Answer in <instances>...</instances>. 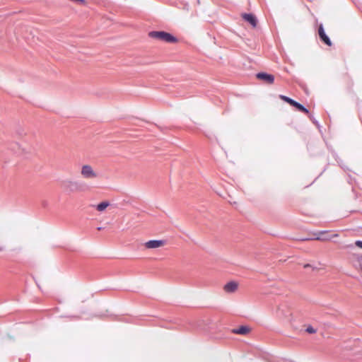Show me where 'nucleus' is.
Listing matches in <instances>:
<instances>
[{
	"mask_svg": "<svg viewBox=\"0 0 362 362\" xmlns=\"http://www.w3.org/2000/svg\"><path fill=\"white\" fill-rule=\"evenodd\" d=\"M62 185L65 189L70 192H83L87 191L88 188L85 182L71 179L64 180Z\"/></svg>",
	"mask_w": 362,
	"mask_h": 362,
	"instance_id": "obj_1",
	"label": "nucleus"
},
{
	"mask_svg": "<svg viewBox=\"0 0 362 362\" xmlns=\"http://www.w3.org/2000/svg\"><path fill=\"white\" fill-rule=\"evenodd\" d=\"M149 37L165 42L174 43L177 42V40L171 34L165 31H151L148 33Z\"/></svg>",
	"mask_w": 362,
	"mask_h": 362,
	"instance_id": "obj_2",
	"label": "nucleus"
},
{
	"mask_svg": "<svg viewBox=\"0 0 362 362\" xmlns=\"http://www.w3.org/2000/svg\"><path fill=\"white\" fill-rule=\"evenodd\" d=\"M81 175L86 180H94L98 177L96 171L90 165H83L81 168Z\"/></svg>",
	"mask_w": 362,
	"mask_h": 362,
	"instance_id": "obj_3",
	"label": "nucleus"
},
{
	"mask_svg": "<svg viewBox=\"0 0 362 362\" xmlns=\"http://www.w3.org/2000/svg\"><path fill=\"white\" fill-rule=\"evenodd\" d=\"M166 244L164 240H151L146 242L144 246L146 249L153 250L163 247Z\"/></svg>",
	"mask_w": 362,
	"mask_h": 362,
	"instance_id": "obj_4",
	"label": "nucleus"
},
{
	"mask_svg": "<svg viewBox=\"0 0 362 362\" xmlns=\"http://www.w3.org/2000/svg\"><path fill=\"white\" fill-rule=\"evenodd\" d=\"M280 98L287 102L291 105L296 107L298 110L302 111L305 113H308V110L305 107H303L302 105L297 103L296 101L293 100V99L284 95H280Z\"/></svg>",
	"mask_w": 362,
	"mask_h": 362,
	"instance_id": "obj_5",
	"label": "nucleus"
},
{
	"mask_svg": "<svg viewBox=\"0 0 362 362\" xmlns=\"http://www.w3.org/2000/svg\"><path fill=\"white\" fill-rule=\"evenodd\" d=\"M257 78L269 84L273 83L274 81V76L267 73H258L257 74Z\"/></svg>",
	"mask_w": 362,
	"mask_h": 362,
	"instance_id": "obj_6",
	"label": "nucleus"
},
{
	"mask_svg": "<svg viewBox=\"0 0 362 362\" xmlns=\"http://www.w3.org/2000/svg\"><path fill=\"white\" fill-rule=\"evenodd\" d=\"M318 34L320 39L328 46H331L332 42L329 37L325 34L322 25L319 26Z\"/></svg>",
	"mask_w": 362,
	"mask_h": 362,
	"instance_id": "obj_7",
	"label": "nucleus"
},
{
	"mask_svg": "<svg viewBox=\"0 0 362 362\" xmlns=\"http://www.w3.org/2000/svg\"><path fill=\"white\" fill-rule=\"evenodd\" d=\"M238 284L235 281H230L224 286V291L227 293H233L238 288Z\"/></svg>",
	"mask_w": 362,
	"mask_h": 362,
	"instance_id": "obj_8",
	"label": "nucleus"
},
{
	"mask_svg": "<svg viewBox=\"0 0 362 362\" xmlns=\"http://www.w3.org/2000/svg\"><path fill=\"white\" fill-rule=\"evenodd\" d=\"M243 18L245 21L250 23L252 27H256L257 25V19L255 16L250 13H244L243 14Z\"/></svg>",
	"mask_w": 362,
	"mask_h": 362,
	"instance_id": "obj_9",
	"label": "nucleus"
},
{
	"mask_svg": "<svg viewBox=\"0 0 362 362\" xmlns=\"http://www.w3.org/2000/svg\"><path fill=\"white\" fill-rule=\"evenodd\" d=\"M250 332V328L247 326H241L237 329H234L233 332L238 334L246 335Z\"/></svg>",
	"mask_w": 362,
	"mask_h": 362,
	"instance_id": "obj_10",
	"label": "nucleus"
},
{
	"mask_svg": "<svg viewBox=\"0 0 362 362\" xmlns=\"http://www.w3.org/2000/svg\"><path fill=\"white\" fill-rule=\"evenodd\" d=\"M110 205L108 201H104L97 205L93 206L95 209L99 212H103Z\"/></svg>",
	"mask_w": 362,
	"mask_h": 362,
	"instance_id": "obj_11",
	"label": "nucleus"
},
{
	"mask_svg": "<svg viewBox=\"0 0 362 362\" xmlns=\"http://www.w3.org/2000/svg\"><path fill=\"white\" fill-rule=\"evenodd\" d=\"M332 238V237H330L328 235H327L326 231H321L319 233L317 236H316L313 239L317 240H322V241H327V240H331Z\"/></svg>",
	"mask_w": 362,
	"mask_h": 362,
	"instance_id": "obj_12",
	"label": "nucleus"
},
{
	"mask_svg": "<svg viewBox=\"0 0 362 362\" xmlns=\"http://www.w3.org/2000/svg\"><path fill=\"white\" fill-rule=\"evenodd\" d=\"M306 332L309 334H314L316 332V329L313 328L312 326H308L306 328Z\"/></svg>",
	"mask_w": 362,
	"mask_h": 362,
	"instance_id": "obj_13",
	"label": "nucleus"
},
{
	"mask_svg": "<svg viewBox=\"0 0 362 362\" xmlns=\"http://www.w3.org/2000/svg\"><path fill=\"white\" fill-rule=\"evenodd\" d=\"M355 245H356V246L362 249V241L361 240H356L355 242Z\"/></svg>",
	"mask_w": 362,
	"mask_h": 362,
	"instance_id": "obj_14",
	"label": "nucleus"
},
{
	"mask_svg": "<svg viewBox=\"0 0 362 362\" xmlns=\"http://www.w3.org/2000/svg\"><path fill=\"white\" fill-rule=\"evenodd\" d=\"M303 267L305 269H307V268H313V269H315L311 264H305L303 265Z\"/></svg>",
	"mask_w": 362,
	"mask_h": 362,
	"instance_id": "obj_15",
	"label": "nucleus"
},
{
	"mask_svg": "<svg viewBox=\"0 0 362 362\" xmlns=\"http://www.w3.org/2000/svg\"><path fill=\"white\" fill-rule=\"evenodd\" d=\"M337 236H338V234H334V235H333L332 237H337Z\"/></svg>",
	"mask_w": 362,
	"mask_h": 362,
	"instance_id": "obj_16",
	"label": "nucleus"
},
{
	"mask_svg": "<svg viewBox=\"0 0 362 362\" xmlns=\"http://www.w3.org/2000/svg\"><path fill=\"white\" fill-rule=\"evenodd\" d=\"M360 269L362 271V264H360Z\"/></svg>",
	"mask_w": 362,
	"mask_h": 362,
	"instance_id": "obj_17",
	"label": "nucleus"
},
{
	"mask_svg": "<svg viewBox=\"0 0 362 362\" xmlns=\"http://www.w3.org/2000/svg\"><path fill=\"white\" fill-rule=\"evenodd\" d=\"M3 250V248L2 247H0V251Z\"/></svg>",
	"mask_w": 362,
	"mask_h": 362,
	"instance_id": "obj_18",
	"label": "nucleus"
}]
</instances>
